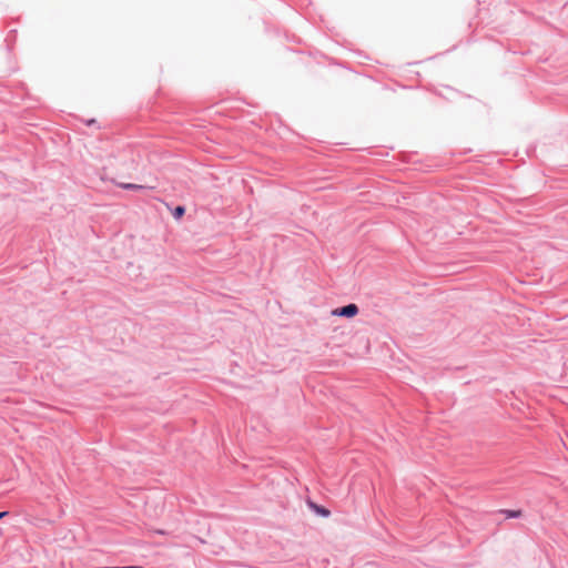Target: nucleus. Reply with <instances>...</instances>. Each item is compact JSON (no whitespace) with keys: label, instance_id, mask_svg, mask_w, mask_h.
I'll return each mask as SVG.
<instances>
[{"label":"nucleus","instance_id":"nucleus-1","mask_svg":"<svg viewBox=\"0 0 568 568\" xmlns=\"http://www.w3.org/2000/svg\"><path fill=\"white\" fill-rule=\"evenodd\" d=\"M359 312L358 306L355 303H348L346 305L334 308L331 314L337 317L353 318Z\"/></svg>","mask_w":568,"mask_h":568},{"label":"nucleus","instance_id":"nucleus-2","mask_svg":"<svg viewBox=\"0 0 568 568\" xmlns=\"http://www.w3.org/2000/svg\"><path fill=\"white\" fill-rule=\"evenodd\" d=\"M306 505L318 517L328 518L331 516V510L327 507L315 503L311 498H307Z\"/></svg>","mask_w":568,"mask_h":568},{"label":"nucleus","instance_id":"nucleus-3","mask_svg":"<svg viewBox=\"0 0 568 568\" xmlns=\"http://www.w3.org/2000/svg\"><path fill=\"white\" fill-rule=\"evenodd\" d=\"M498 514L505 516L506 519L520 518L523 516L521 509H499Z\"/></svg>","mask_w":568,"mask_h":568},{"label":"nucleus","instance_id":"nucleus-4","mask_svg":"<svg viewBox=\"0 0 568 568\" xmlns=\"http://www.w3.org/2000/svg\"><path fill=\"white\" fill-rule=\"evenodd\" d=\"M185 212H186L185 206L181 205V204L175 205L174 207L171 209L172 216L178 221L184 216Z\"/></svg>","mask_w":568,"mask_h":568},{"label":"nucleus","instance_id":"nucleus-5","mask_svg":"<svg viewBox=\"0 0 568 568\" xmlns=\"http://www.w3.org/2000/svg\"><path fill=\"white\" fill-rule=\"evenodd\" d=\"M118 186L128 191H142L146 189L144 185L135 183H119Z\"/></svg>","mask_w":568,"mask_h":568},{"label":"nucleus","instance_id":"nucleus-6","mask_svg":"<svg viewBox=\"0 0 568 568\" xmlns=\"http://www.w3.org/2000/svg\"><path fill=\"white\" fill-rule=\"evenodd\" d=\"M108 568H144L140 565H129V566H108Z\"/></svg>","mask_w":568,"mask_h":568},{"label":"nucleus","instance_id":"nucleus-7","mask_svg":"<svg viewBox=\"0 0 568 568\" xmlns=\"http://www.w3.org/2000/svg\"><path fill=\"white\" fill-rule=\"evenodd\" d=\"M16 30H11L10 33L6 38L7 47L10 50V41H11V33H14Z\"/></svg>","mask_w":568,"mask_h":568},{"label":"nucleus","instance_id":"nucleus-8","mask_svg":"<svg viewBox=\"0 0 568 568\" xmlns=\"http://www.w3.org/2000/svg\"><path fill=\"white\" fill-rule=\"evenodd\" d=\"M97 123H98V121L94 118L85 121V125H88V126L95 125Z\"/></svg>","mask_w":568,"mask_h":568},{"label":"nucleus","instance_id":"nucleus-9","mask_svg":"<svg viewBox=\"0 0 568 568\" xmlns=\"http://www.w3.org/2000/svg\"><path fill=\"white\" fill-rule=\"evenodd\" d=\"M8 515H9V513H8V511H0V520H1L2 518H4L6 516H8Z\"/></svg>","mask_w":568,"mask_h":568}]
</instances>
